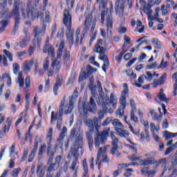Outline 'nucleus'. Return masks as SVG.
I'll return each mask as SVG.
<instances>
[{"instance_id":"nucleus-1","label":"nucleus","mask_w":177,"mask_h":177,"mask_svg":"<svg viewBox=\"0 0 177 177\" xmlns=\"http://www.w3.org/2000/svg\"><path fill=\"white\" fill-rule=\"evenodd\" d=\"M84 145V132H80L75 140L73 146L71 147V150L68 152L67 158L70 159L73 157L75 159L72 162L70 169L71 171H77L78 167L77 164L78 163V157H80V153L78 152L80 149H82Z\"/></svg>"},{"instance_id":"nucleus-2","label":"nucleus","mask_w":177,"mask_h":177,"mask_svg":"<svg viewBox=\"0 0 177 177\" xmlns=\"http://www.w3.org/2000/svg\"><path fill=\"white\" fill-rule=\"evenodd\" d=\"M63 23L66 27V41L68 42L70 48H71L74 44V28H73L72 17L68 10L64 11Z\"/></svg>"},{"instance_id":"nucleus-3","label":"nucleus","mask_w":177,"mask_h":177,"mask_svg":"<svg viewBox=\"0 0 177 177\" xmlns=\"http://www.w3.org/2000/svg\"><path fill=\"white\" fill-rule=\"evenodd\" d=\"M102 45L103 39H100L94 48V52H96V53H100L99 59L104 62L102 70L103 71L106 72V68L109 67V64H110V63L109 62V57H107V55H106V48H104Z\"/></svg>"},{"instance_id":"nucleus-4","label":"nucleus","mask_w":177,"mask_h":177,"mask_svg":"<svg viewBox=\"0 0 177 177\" xmlns=\"http://www.w3.org/2000/svg\"><path fill=\"white\" fill-rule=\"evenodd\" d=\"M110 137V127L105 128L102 132L97 133L94 137V145L95 147L104 146L107 139Z\"/></svg>"},{"instance_id":"nucleus-5","label":"nucleus","mask_w":177,"mask_h":177,"mask_svg":"<svg viewBox=\"0 0 177 177\" xmlns=\"http://www.w3.org/2000/svg\"><path fill=\"white\" fill-rule=\"evenodd\" d=\"M104 102L102 104V110L105 113H109L110 114H113L114 113V110H115V107H117V98H115L114 93H111L110 98L109 96H106L104 99ZM111 104L113 109H111Z\"/></svg>"},{"instance_id":"nucleus-6","label":"nucleus","mask_w":177,"mask_h":177,"mask_svg":"<svg viewBox=\"0 0 177 177\" xmlns=\"http://www.w3.org/2000/svg\"><path fill=\"white\" fill-rule=\"evenodd\" d=\"M91 26L90 32L92 34L93 31H95V28L96 27V22H92V14H90L87 16L84 21V28L82 32L81 37H80V45H82V41H84V37H85L86 34H88V31H89V28Z\"/></svg>"},{"instance_id":"nucleus-7","label":"nucleus","mask_w":177,"mask_h":177,"mask_svg":"<svg viewBox=\"0 0 177 177\" xmlns=\"http://www.w3.org/2000/svg\"><path fill=\"white\" fill-rule=\"evenodd\" d=\"M20 10L22 17H26V3L20 0H14L12 10V16L20 15Z\"/></svg>"},{"instance_id":"nucleus-8","label":"nucleus","mask_w":177,"mask_h":177,"mask_svg":"<svg viewBox=\"0 0 177 177\" xmlns=\"http://www.w3.org/2000/svg\"><path fill=\"white\" fill-rule=\"evenodd\" d=\"M96 109H97V106H96V102H95L93 97H91L88 102H86V101L82 102V111L85 115L88 114V111H89V113H93Z\"/></svg>"},{"instance_id":"nucleus-9","label":"nucleus","mask_w":177,"mask_h":177,"mask_svg":"<svg viewBox=\"0 0 177 177\" xmlns=\"http://www.w3.org/2000/svg\"><path fill=\"white\" fill-rule=\"evenodd\" d=\"M46 26L44 25V27L39 28L38 26H35L33 29V34L35 39H37V44L39 49L41 50V46L42 44V37L45 35V30Z\"/></svg>"},{"instance_id":"nucleus-10","label":"nucleus","mask_w":177,"mask_h":177,"mask_svg":"<svg viewBox=\"0 0 177 177\" xmlns=\"http://www.w3.org/2000/svg\"><path fill=\"white\" fill-rule=\"evenodd\" d=\"M62 56H63L64 62H68L70 60V51H67V50L64 49V41H61L57 52V59H61Z\"/></svg>"},{"instance_id":"nucleus-11","label":"nucleus","mask_w":177,"mask_h":177,"mask_svg":"<svg viewBox=\"0 0 177 177\" xmlns=\"http://www.w3.org/2000/svg\"><path fill=\"white\" fill-rule=\"evenodd\" d=\"M66 103V96H64L61 101V105L59 111V118L57 122V129L60 131L62 129V125L63 124V113H64V104Z\"/></svg>"},{"instance_id":"nucleus-12","label":"nucleus","mask_w":177,"mask_h":177,"mask_svg":"<svg viewBox=\"0 0 177 177\" xmlns=\"http://www.w3.org/2000/svg\"><path fill=\"white\" fill-rule=\"evenodd\" d=\"M111 10L106 11V31L107 34H111V30H113V15H111V10H113V3H111Z\"/></svg>"},{"instance_id":"nucleus-13","label":"nucleus","mask_w":177,"mask_h":177,"mask_svg":"<svg viewBox=\"0 0 177 177\" xmlns=\"http://www.w3.org/2000/svg\"><path fill=\"white\" fill-rule=\"evenodd\" d=\"M124 9L125 5L122 1H116L115 6V12L117 16L120 18L122 17V16H124V13H125Z\"/></svg>"},{"instance_id":"nucleus-14","label":"nucleus","mask_w":177,"mask_h":177,"mask_svg":"<svg viewBox=\"0 0 177 177\" xmlns=\"http://www.w3.org/2000/svg\"><path fill=\"white\" fill-rule=\"evenodd\" d=\"M26 15L25 13V17L24 19H30V20H35L37 19V9L32 6H28L26 9Z\"/></svg>"},{"instance_id":"nucleus-15","label":"nucleus","mask_w":177,"mask_h":177,"mask_svg":"<svg viewBox=\"0 0 177 177\" xmlns=\"http://www.w3.org/2000/svg\"><path fill=\"white\" fill-rule=\"evenodd\" d=\"M123 93L122 94L120 100V104H122L123 109H125L127 107V97L126 95L129 93V90H128V84L127 83H124L123 84Z\"/></svg>"},{"instance_id":"nucleus-16","label":"nucleus","mask_w":177,"mask_h":177,"mask_svg":"<svg viewBox=\"0 0 177 177\" xmlns=\"http://www.w3.org/2000/svg\"><path fill=\"white\" fill-rule=\"evenodd\" d=\"M95 123H93V121L91 119H84V124L90 128V131L91 132L93 131L94 128L97 130L99 131V124H97L96 122H97V118H94Z\"/></svg>"},{"instance_id":"nucleus-17","label":"nucleus","mask_w":177,"mask_h":177,"mask_svg":"<svg viewBox=\"0 0 177 177\" xmlns=\"http://www.w3.org/2000/svg\"><path fill=\"white\" fill-rule=\"evenodd\" d=\"M37 150H38V140H37V137H36L35 140V145L33 147V149L28 156V162H32V160H34V157H35V153H37Z\"/></svg>"},{"instance_id":"nucleus-18","label":"nucleus","mask_w":177,"mask_h":177,"mask_svg":"<svg viewBox=\"0 0 177 177\" xmlns=\"http://www.w3.org/2000/svg\"><path fill=\"white\" fill-rule=\"evenodd\" d=\"M12 16H13V18L15 20V26L11 32V34L12 35H15L16 31H17V30H19V26L20 25V23H21V17H20V15H12Z\"/></svg>"},{"instance_id":"nucleus-19","label":"nucleus","mask_w":177,"mask_h":177,"mask_svg":"<svg viewBox=\"0 0 177 177\" xmlns=\"http://www.w3.org/2000/svg\"><path fill=\"white\" fill-rule=\"evenodd\" d=\"M167 81V73L162 75L158 80H153V83L152 84L153 88H157L158 85H164Z\"/></svg>"},{"instance_id":"nucleus-20","label":"nucleus","mask_w":177,"mask_h":177,"mask_svg":"<svg viewBox=\"0 0 177 177\" xmlns=\"http://www.w3.org/2000/svg\"><path fill=\"white\" fill-rule=\"evenodd\" d=\"M106 147L102 148L100 147L98 150L97 158H96V164H98V169L100 170V167L102 165V160H100V158L104 156V153H106Z\"/></svg>"},{"instance_id":"nucleus-21","label":"nucleus","mask_w":177,"mask_h":177,"mask_svg":"<svg viewBox=\"0 0 177 177\" xmlns=\"http://www.w3.org/2000/svg\"><path fill=\"white\" fill-rule=\"evenodd\" d=\"M62 84H63V77L57 75L56 82L53 87V92L55 96H57V90L59 89V88H60V86H62Z\"/></svg>"},{"instance_id":"nucleus-22","label":"nucleus","mask_w":177,"mask_h":177,"mask_svg":"<svg viewBox=\"0 0 177 177\" xmlns=\"http://www.w3.org/2000/svg\"><path fill=\"white\" fill-rule=\"evenodd\" d=\"M33 64H34V59H31L29 62H25L24 63L23 68L26 72V74H28V73L31 71V68H32Z\"/></svg>"},{"instance_id":"nucleus-23","label":"nucleus","mask_w":177,"mask_h":177,"mask_svg":"<svg viewBox=\"0 0 177 177\" xmlns=\"http://www.w3.org/2000/svg\"><path fill=\"white\" fill-rule=\"evenodd\" d=\"M86 138L88 144L89 149H93V138L92 137V131L89 130L86 132Z\"/></svg>"},{"instance_id":"nucleus-24","label":"nucleus","mask_w":177,"mask_h":177,"mask_svg":"<svg viewBox=\"0 0 177 177\" xmlns=\"http://www.w3.org/2000/svg\"><path fill=\"white\" fill-rule=\"evenodd\" d=\"M36 174L37 177L45 176V170L44 169V163H38L36 169Z\"/></svg>"},{"instance_id":"nucleus-25","label":"nucleus","mask_w":177,"mask_h":177,"mask_svg":"<svg viewBox=\"0 0 177 177\" xmlns=\"http://www.w3.org/2000/svg\"><path fill=\"white\" fill-rule=\"evenodd\" d=\"M115 131L118 132V135L120 136V138H128V136H129V132L124 129V127H117L115 128Z\"/></svg>"},{"instance_id":"nucleus-26","label":"nucleus","mask_w":177,"mask_h":177,"mask_svg":"<svg viewBox=\"0 0 177 177\" xmlns=\"http://www.w3.org/2000/svg\"><path fill=\"white\" fill-rule=\"evenodd\" d=\"M150 114L153 121H161L162 119V113H160V114L158 115L154 109H150Z\"/></svg>"},{"instance_id":"nucleus-27","label":"nucleus","mask_w":177,"mask_h":177,"mask_svg":"<svg viewBox=\"0 0 177 177\" xmlns=\"http://www.w3.org/2000/svg\"><path fill=\"white\" fill-rule=\"evenodd\" d=\"M151 6H153V5H151L150 3L143 6L145 14L147 15V16H149V17L151 16V15H153V10L151 9Z\"/></svg>"},{"instance_id":"nucleus-28","label":"nucleus","mask_w":177,"mask_h":177,"mask_svg":"<svg viewBox=\"0 0 177 177\" xmlns=\"http://www.w3.org/2000/svg\"><path fill=\"white\" fill-rule=\"evenodd\" d=\"M48 167L47 169V172L50 174L51 172H54L55 171H57L59 169V167L57 164L51 162L48 164Z\"/></svg>"},{"instance_id":"nucleus-29","label":"nucleus","mask_w":177,"mask_h":177,"mask_svg":"<svg viewBox=\"0 0 177 177\" xmlns=\"http://www.w3.org/2000/svg\"><path fill=\"white\" fill-rule=\"evenodd\" d=\"M125 48H127V43H124L123 46H122V51L120 53V54L115 57V60L117 62H121V60H122V56H124V54L125 53V52H127L128 50H125Z\"/></svg>"},{"instance_id":"nucleus-30","label":"nucleus","mask_w":177,"mask_h":177,"mask_svg":"<svg viewBox=\"0 0 177 177\" xmlns=\"http://www.w3.org/2000/svg\"><path fill=\"white\" fill-rule=\"evenodd\" d=\"M17 84H19L21 88L24 86V78H23V72L21 71L19 73V75L17 80Z\"/></svg>"},{"instance_id":"nucleus-31","label":"nucleus","mask_w":177,"mask_h":177,"mask_svg":"<svg viewBox=\"0 0 177 177\" xmlns=\"http://www.w3.org/2000/svg\"><path fill=\"white\" fill-rule=\"evenodd\" d=\"M97 85L98 86V92H99L100 96L101 99H102V100H104V92L103 91V87H102V82L97 80Z\"/></svg>"},{"instance_id":"nucleus-32","label":"nucleus","mask_w":177,"mask_h":177,"mask_svg":"<svg viewBox=\"0 0 177 177\" xmlns=\"http://www.w3.org/2000/svg\"><path fill=\"white\" fill-rule=\"evenodd\" d=\"M111 138L112 139V146H115V147H118V138H117L115 135H114V132L111 131Z\"/></svg>"},{"instance_id":"nucleus-33","label":"nucleus","mask_w":177,"mask_h":177,"mask_svg":"<svg viewBox=\"0 0 177 177\" xmlns=\"http://www.w3.org/2000/svg\"><path fill=\"white\" fill-rule=\"evenodd\" d=\"M9 12V8L8 7H4L0 6V19L3 17L5 15Z\"/></svg>"},{"instance_id":"nucleus-34","label":"nucleus","mask_w":177,"mask_h":177,"mask_svg":"<svg viewBox=\"0 0 177 177\" xmlns=\"http://www.w3.org/2000/svg\"><path fill=\"white\" fill-rule=\"evenodd\" d=\"M112 124L113 125V127H115V129L124 128V125H122V123H121V122H120V120L118 119H114L113 120H112Z\"/></svg>"},{"instance_id":"nucleus-35","label":"nucleus","mask_w":177,"mask_h":177,"mask_svg":"<svg viewBox=\"0 0 177 177\" xmlns=\"http://www.w3.org/2000/svg\"><path fill=\"white\" fill-rule=\"evenodd\" d=\"M8 125L3 127V133L6 134V131L9 132V129H10V125H12V118H8L7 119Z\"/></svg>"},{"instance_id":"nucleus-36","label":"nucleus","mask_w":177,"mask_h":177,"mask_svg":"<svg viewBox=\"0 0 177 177\" xmlns=\"http://www.w3.org/2000/svg\"><path fill=\"white\" fill-rule=\"evenodd\" d=\"M29 43H30V40L23 38L21 41H19V45L20 48H27V46H28Z\"/></svg>"},{"instance_id":"nucleus-37","label":"nucleus","mask_w":177,"mask_h":177,"mask_svg":"<svg viewBox=\"0 0 177 177\" xmlns=\"http://www.w3.org/2000/svg\"><path fill=\"white\" fill-rule=\"evenodd\" d=\"M138 82L139 83H138V82L136 81L134 83V85H136V86H137V88H140L142 86V84H143V82H145V75H142L139 77Z\"/></svg>"},{"instance_id":"nucleus-38","label":"nucleus","mask_w":177,"mask_h":177,"mask_svg":"<svg viewBox=\"0 0 177 177\" xmlns=\"http://www.w3.org/2000/svg\"><path fill=\"white\" fill-rule=\"evenodd\" d=\"M46 149V144H44L43 145H41L39 149V153H38V160H41L42 158V155L44 154V150Z\"/></svg>"},{"instance_id":"nucleus-39","label":"nucleus","mask_w":177,"mask_h":177,"mask_svg":"<svg viewBox=\"0 0 177 177\" xmlns=\"http://www.w3.org/2000/svg\"><path fill=\"white\" fill-rule=\"evenodd\" d=\"M37 45L35 44V41H33L29 46V56H32L34 55V52H35V48Z\"/></svg>"},{"instance_id":"nucleus-40","label":"nucleus","mask_w":177,"mask_h":177,"mask_svg":"<svg viewBox=\"0 0 177 177\" xmlns=\"http://www.w3.org/2000/svg\"><path fill=\"white\" fill-rule=\"evenodd\" d=\"M88 74L89 72H88L87 73L85 71L82 72L79 76V82H81V81H84V80H87Z\"/></svg>"},{"instance_id":"nucleus-41","label":"nucleus","mask_w":177,"mask_h":177,"mask_svg":"<svg viewBox=\"0 0 177 177\" xmlns=\"http://www.w3.org/2000/svg\"><path fill=\"white\" fill-rule=\"evenodd\" d=\"M3 62V66L4 67H8V59H6V57L5 55H0V66H2V62Z\"/></svg>"},{"instance_id":"nucleus-42","label":"nucleus","mask_w":177,"mask_h":177,"mask_svg":"<svg viewBox=\"0 0 177 177\" xmlns=\"http://www.w3.org/2000/svg\"><path fill=\"white\" fill-rule=\"evenodd\" d=\"M165 139L166 140H169L170 138H176L177 136V133H171L169 131H165Z\"/></svg>"},{"instance_id":"nucleus-43","label":"nucleus","mask_w":177,"mask_h":177,"mask_svg":"<svg viewBox=\"0 0 177 177\" xmlns=\"http://www.w3.org/2000/svg\"><path fill=\"white\" fill-rule=\"evenodd\" d=\"M97 2L100 5V9H104L107 6V0H97Z\"/></svg>"},{"instance_id":"nucleus-44","label":"nucleus","mask_w":177,"mask_h":177,"mask_svg":"<svg viewBox=\"0 0 177 177\" xmlns=\"http://www.w3.org/2000/svg\"><path fill=\"white\" fill-rule=\"evenodd\" d=\"M155 164H156V167H158V165H162V167H164L167 165V160L165 158H162L158 161H155Z\"/></svg>"},{"instance_id":"nucleus-45","label":"nucleus","mask_w":177,"mask_h":177,"mask_svg":"<svg viewBox=\"0 0 177 177\" xmlns=\"http://www.w3.org/2000/svg\"><path fill=\"white\" fill-rule=\"evenodd\" d=\"M154 162H156L154 161V159H153L151 158H149L147 160H144V162H143L142 165H145V166L149 165H151L154 164Z\"/></svg>"},{"instance_id":"nucleus-46","label":"nucleus","mask_w":177,"mask_h":177,"mask_svg":"<svg viewBox=\"0 0 177 177\" xmlns=\"http://www.w3.org/2000/svg\"><path fill=\"white\" fill-rule=\"evenodd\" d=\"M129 128L130 129V131H132V133H133V135H136V136H139L140 132L139 131V129H133V127H132V124H129Z\"/></svg>"},{"instance_id":"nucleus-47","label":"nucleus","mask_w":177,"mask_h":177,"mask_svg":"<svg viewBox=\"0 0 177 177\" xmlns=\"http://www.w3.org/2000/svg\"><path fill=\"white\" fill-rule=\"evenodd\" d=\"M47 52L51 57H55V48H53L52 46H50L47 48Z\"/></svg>"},{"instance_id":"nucleus-48","label":"nucleus","mask_w":177,"mask_h":177,"mask_svg":"<svg viewBox=\"0 0 177 177\" xmlns=\"http://www.w3.org/2000/svg\"><path fill=\"white\" fill-rule=\"evenodd\" d=\"M57 117H59V113H55V111H52L50 124H53L56 120H58Z\"/></svg>"},{"instance_id":"nucleus-49","label":"nucleus","mask_w":177,"mask_h":177,"mask_svg":"<svg viewBox=\"0 0 177 177\" xmlns=\"http://www.w3.org/2000/svg\"><path fill=\"white\" fill-rule=\"evenodd\" d=\"M135 111H133V110L131 111L130 118H131V121H133L134 122H138V121H139V120H138V117H136L135 115Z\"/></svg>"},{"instance_id":"nucleus-50","label":"nucleus","mask_w":177,"mask_h":177,"mask_svg":"<svg viewBox=\"0 0 177 177\" xmlns=\"http://www.w3.org/2000/svg\"><path fill=\"white\" fill-rule=\"evenodd\" d=\"M73 109H74V106H73V102L71 100H70V104L68 107V110L64 111V114H66V115L71 114V112L73 111Z\"/></svg>"},{"instance_id":"nucleus-51","label":"nucleus","mask_w":177,"mask_h":177,"mask_svg":"<svg viewBox=\"0 0 177 177\" xmlns=\"http://www.w3.org/2000/svg\"><path fill=\"white\" fill-rule=\"evenodd\" d=\"M3 53L8 57L10 62H13V55L8 50H3Z\"/></svg>"},{"instance_id":"nucleus-52","label":"nucleus","mask_w":177,"mask_h":177,"mask_svg":"<svg viewBox=\"0 0 177 177\" xmlns=\"http://www.w3.org/2000/svg\"><path fill=\"white\" fill-rule=\"evenodd\" d=\"M158 97L160 102H167V96L164 93H159L158 95Z\"/></svg>"},{"instance_id":"nucleus-53","label":"nucleus","mask_w":177,"mask_h":177,"mask_svg":"<svg viewBox=\"0 0 177 177\" xmlns=\"http://www.w3.org/2000/svg\"><path fill=\"white\" fill-rule=\"evenodd\" d=\"M47 156L48 157V164L52 163L55 158V152H49V153H47Z\"/></svg>"},{"instance_id":"nucleus-54","label":"nucleus","mask_w":177,"mask_h":177,"mask_svg":"<svg viewBox=\"0 0 177 177\" xmlns=\"http://www.w3.org/2000/svg\"><path fill=\"white\" fill-rule=\"evenodd\" d=\"M46 177H62V171H57L55 176H53L51 173H47Z\"/></svg>"},{"instance_id":"nucleus-55","label":"nucleus","mask_w":177,"mask_h":177,"mask_svg":"<svg viewBox=\"0 0 177 177\" xmlns=\"http://www.w3.org/2000/svg\"><path fill=\"white\" fill-rule=\"evenodd\" d=\"M140 122H141V124H142V125H144L145 131H147V130H149V122L145 120V119H143V118H142L140 119Z\"/></svg>"},{"instance_id":"nucleus-56","label":"nucleus","mask_w":177,"mask_h":177,"mask_svg":"<svg viewBox=\"0 0 177 177\" xmlns=\"http://www.w3.org/2000/svg\"><path fill=\"white\" fill-rule=\"evenodd\" d=\"M20 171H21V168L18 167L17 169H15L12 172V176L13 177H17L19 176V174H20Z\"/></svg>"},{"instance_id":"nucleus-57","label":"nucleus","mask_w":177,"mask_h":177,"mask_svg":"<svg viewBox=\"0 0 177 177\" xmlns=\"http://www.w3.org/2000/svg\"><path fill=\"white\" fill-rule=\"evenodd\" d=\"M23 32L25 35L24 39H28V41H30V32L28 31V29L24 28Z\"/></svg>"},{"instance_id":"nucleus-58","label":"nucleus","mask_w":177,"mask_h":177,"mask_svg":"<svg viewBox=\"0 0 177 177\" xmlns=\"http://www.w3.org/2000/svg\"><path fill=\"white\" fill-rule=\"evenodd\" d=\"M80 34H81V26H79L76 30V44L80 42Z\"/></svg>"},{"instance_id":"nucleus-59","label":"nucleus","mask_w":177,"mask_h":177,"mask_svg":"<svg viewBox=\"0 0 177 177\" xmlns=\"http://www.w3.org/2000/svg\"><path fill=\"white\" fill-rule=\"evenodd\" d=\"M124 110H125L124 108H119L117 109L115 113L116 115H118V117H122L124 115Z\"/></svg>"},{"instance_id":"nucleus-60","label":"nucleus","mask_w":177,"mask_h":177,"mask_svg":"<svg viewBox=\"0 0 177 177\" xmlns=\"http://www.w3.org/2000/svg\"><path fill=\"white\" fill-rule=\"evenodd\" d=\"M83 164V169L85 174H88V163L86 162V158H84L82 162Z\"/></svg>"},{"instance_id":"nucleus-61","label":"nucleus","mask_w":177,"mask_h":177,"mask_svg":"<svg viewBox=\"0 0 177 177\" xmlns=\"http://www.w3.org/2000/svg\"><path fill=\"white\" fill-rule=\"evenodd\" d=\"M19 70H20V66H19V64L15 63L13 64V73L14 74L17 75L19 73Z\"/></svg>"},{"instance_id":"nucleus-62","label":"nucleus","mask_w":177,"mask_h":177,"mask_svg":"<svg viewBox=\"0 0 177 177\" xmlns=\"http://www.w3.org/2000/svg\"><path fill=\"white\" fill-rule=\"evenodd\" d=\"M62 161V156L59 155L55 157L54 164H56L58 167H60V162Z\"/></svg>"},{"instance_id":"nucleus-63","label":"nucleus","mask_w":177,"mask_h":177,"mask_svg":"<svg viewBox=\"0 0 177 177\" xmlns=\"http://www.w3.org/2000/svg\"><path fill=\"white\" fill-rule=\"evenodd\" d=\"M144 77H145V80H147V81H151V80H153V74H151V72H147V76L144 75Z\"/></svg>"},{"instance_id":"nucleus-64","label":"nucleus","mask_w":177,"mask_h":177,"mask_svg":"<svg viewBox=\"0 0 177 177\" xmlns=\"http://www.w3.org/2000/svg\"><path fill=\"white\" fill-rule=\"evenodd\" d=\"M131 172H133V169H127L126 172L124 174V176L129 177L132 175Z\"/></svg>"}]
</instances>
